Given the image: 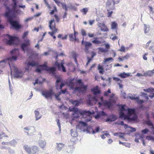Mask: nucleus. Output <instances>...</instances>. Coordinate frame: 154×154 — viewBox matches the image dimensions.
Returning <instances> with one entry per match:
<instances>
[{
    "label": "nucleus",
    "instance_id": "f257e3e1",
    "mask_svg": "<svg viewBox=\"0 0 154 154\" xmlns=\"http://www.w3.org/2000/svg\"><path fill=\"white\" fill-rule=\"evenodd\" d=\"M112 111L116 106H108ZM116 109L119 112V118L122 120L134 121L138 118V116L141 110L145 107L148 106H137V107L130 108L128 106H117Z\"/></svg>",
    "mask_w": 154,
    "mask_h": 154
},
{
    "label": "nucleus",
    "instance_id": "f03ea898",
    "mask_svg": "<svg viewBox=\"0 0 154 154\" xmlns=\"http://www.w3.org/2000/svg\"><path fill=\"white\" fill-rule=\"evenodd\" d=\"M11 56L6 59L0 61V67H4L7 63H8L11 69V74L12 75V72H14V76L16 78L22 77L23 74L22 71H19L17 67L13 64V62L17 60V57L19 54V52L17 49H15L11 51Z\"/></svg>",
    "mask_w": 154,
    "mask_h": 154
},
{
    "label": "nucleus",
    "instance_id": "7ed1b4c3",
    "mask_svg": "<svg viewBox=\"0 0 154 154\" xmlns=\"http://www.w3.org/2000/svg\"><path fill=\"white\" fill-rule=\"evenodd\" d=\"M16 0H12L14 4L12 10H11L8 7H6V9L7 11L5 13V16L8 17V20L11 26L15 29H18L20 28V26L16 21H12L11 20V18L14 17L16 14L18 13V11H20L19 10H16L17 5Z\"/></svg>",
    "mask_w": 154,
    "mask_h": 154
},
{
    "label": "nucleus",
    "instance_id": "20e7f679",
    "mask_svg": "<svg viewBox=\"0 0 154 154\" xmlns=\"http://www.w3.org/2000/svg\"><path fill=\"white\" fill-rule=\"evenodd\" d=\"M77 106H70L68 111L69 112H72V117L74 119H76L79 118H83L85 115L90 114H94V111L93 110H89L88 111L82 110L79 109Z\"/></svg>",
    "mask_w": 154,
    "mask_h": 154
},
{
    "label": "nucleus",
    "instance_id": "39448f33",
    "mask_svg": "<svg viewBox=\"0 0 154 154\" xmlns=\"http://www.w3.org/2000/svg\"><path fill=\"white\" fill-rule=\"evenodd\" d=\"M97 116L99 117L107 116V118L105 120L106 122H114L118 119L117 116L116 115L112 114L109 115H108L106 112L103 111L97 113Z\"/></svg>",
    "mask_w": 154,
    "mask_h": 154
},
{
    "label": "nucleus",
    "instance_id": "423d86ee",
    "mask_svg": "<svg viewBox=\"0 0 154 154\" xmlns=\"http://www.w3.org/2000/svg\"><path fill=\"white\" fill-rule=\"evenodd\" d=\"M6 36L9 39L7 41V44L9 45L15 44L16 42L18 41V38L16 37L12 36L8 34H7Z\"/></svg>",
    "mask_w": 154,
    "mask_h": 154
},
{
    "label": "nucleus",
    "instance_id": "0eeeda50",
    "mask_svg": "<svg viewBox=\"0 0 154 154\" xmlns=\"http://www.w3.org/2000/svg\"><path fill=\"white\" fill-rule=\"evenodd\" d=\"M100 130V128L99 126L96 127L94 129L92 128L91 127L88 126L87 128L86 131L85 129H84L83 131L84 132L85 131H86L87 133L89 134L92 133V134H94L96 133L99 132Z\"/></svg>",
    "mask_w": 154,
    "mask_h": 154
},
{
    "label": "nucleus",
    "instance_id": "6e6552de",
    "mask_svg": "<svg viewBox=\"0 0 154 154\" xmlns=\"http://www.w3.org/2000/svg\"><path fill=\"white\" fill-rule=\"evenodd\" d=\"M88 100L87 103L90 106L94 105L97 102V100L95 96L89 95L88 96Z\"/></svg>",
    "mask_w": 154,
    "mask_h": 154
},
{
    "label": "nucleus",
    "instance_id": "1a4fd4ad",
    "mask_svg": "<svg viewBox=\"0 0 154 154\" xmlns=\"http://www.w3.org/2000/svg\"><path fill=\"white\" fill-rule=\"evenodd\" d=\"M119 2V0H108L106 3V7L114 9V5L118 3Z\"/></svg>",
    "mask_w": 154,
    "mask_h": 154
},
{
    "label": "nucleus",
    "instance_id": "9d476101",
    "mask_svg": "<svg viewBox=\"0 0 154 154\" xmlns=\"http://www.w3.org/2000/svg\"><path fill=\"white\" fill-rule=\"evenodd\" d=\"M47 65V63L45 62L43 65L40 66V67H43V69L46 70L50 72L53 75H55V71L56 70L55 68L54 67H48Z\"/></svg>",
    "mask_w": 154,
    "mask_h": 154
},
{
    "label": "nucleus",
    "instance_id": "9b49d317",
    "mask_svg": "<svg viewBox=\"0 0 154 154\" xmlns=\"http://www.w3.org/2000/svg\"><path fill=\"white\" fill-rule=\"evenodd\" d=\"M54 94V93L52 89L44 91L42 93V95L46 98H51L52 96Z\"/></svg>",
    "mask_w": 154,
    "mask_h": 154
},
{
    "label": "nucleus",
    "instance_id": "f8f14e48",
    "mask_svg": "<svg viewBox=\"0 0 154 154\" xmlns=\"http://www.w3.org/2000/svg\"><path fill=\"white\" fill-rule=\"evenodd\" d=\"M65 85L63 83L62 79L61 78H58L55 83V86L57 90L61 89L62 87Z\"/></svg>",
    "mask_w": 154,
    "mask_h": 154
},
{
    "label": "nucleus",
    "instance_id": "ddd939ff",
    "mask_svg": "<svg viewBox=\"0 0 154 154\" xmlns=\"http://www.w3.org/2000/svg\"><path fill=\"white\" fill-rule=\"evenodd\" d=\"M24 42L21 45V48L24 52L25 50H27L28 47L30 45V40L28 39H24Z\"/></svg>",
    "mask_w": 154,
    "mask_h": 154
},
{
    "label": "nucleus",
    "instance_id": "4468645a",
    "mask_svg": "<svg viewBox=\"0 0 154 154\" xmlns=\"http://www.w3.org/2000/svg\"><path fill=\"white\" fill-rule=\"evenodd\" d=\"M64 64V60H62L60 63H59L57 61L55 63V65L57 67L58 69L59 70H60L61 69H62V71L63 72H66V70L65 68L63 66Z\"/></svg>",
    "mask_w": 154,
    "mask_h": 154
},
{
    "label": "nucleus",
    "instance_id": "2eb2a0df",
    "mask_svg": "<svg viewBox=\"0 0 154 154\" xmlns=\"http://www.w3.org/2000/svg\"><path fill=\"white\" fill-rule=\"evenodd\" d=\"M62 6L63 8L65 9L66 11L68 9L71 10H75V7L70 3L68 4L67 5L65 3H62Z\"/></svg>",
    "mask_w": 154,
    "mask_h": 154
},
{
    "label": "nucleus",
    "instance_id": "dca6fc26",
    "mask_svg": "<svg viewBox=\"0 0 154 154\" xmlns=\"http://www.w3.org/2000/svg\"><path fill=\"white\" fill-rule=\"evenodd\" d=\"M38 63L37 62H35L33 61H32L31 62H29L27 64V67L25 69L27 71H29L30 69L29 68L30 66H31L32 67H37L38 66Z\"/></svg>",
    "mask_w": 154,
    "mask_h": 154
},
{
    "label": "nucleus",
    "instance_id": "f3484780",
    "mask_svg": "<svg viewBox=\"0 0 154 154\" xmlns=\"http://www.w3.org/2000/svg\"><path fill=\"white\" fill-rule=\"evenodd\" d=\"M49 27L51 30H57V29L56 28L55 23L54 22V19L50 20L49 22Z\"/></svg>",
    "mask_w": 154,
    "mask_h": 154
},
{
    "label": "nucleus",
    "instance_id": "a211bd4d",
    "mask_svg": "<svg viewBox=\"0 0 154 154\" xmlns=\"http://www.w3.org/2000/svg\"><path fill=\"white\" fill-rule=\"evenodd\" d=\"M84 45L85 47V51L86 53H88L89 52V48L92 46V44L89 42L85 41L84 42Z\"/></svg>",
    "mask_w": 154,
    "mask_h": 154
},
{
    "label": "nucleus",
    "instance_id": "6ab92c4d",
    "mask_svg": "<svg viewBox=\"0 0 154 154\" xmlns=\"http://www.w3.org/2000/svg\"><path fill=\"white\" fill-rule=\"evenodd\" d=\"M69 102L73 105H75V106H78L80 104H81L82 102V99H80L79 100H69Z\"/></svg>",
    "mask_w": 154,
    "mask_h": 154
},
{
    "label": "nucleus",
    "instance_id": "aec40b11",
    "mask_svg": "<svg viewBox=\"0 0 154 154\" xmlns=\"http://www.w3.org/2000/svg\"><path fill=\"white\" fill-rule=\"evenodd\" d=\"M98 26L100 28L102 31L107 32L109 31L108 28L105 25L104 23H99V24H98Z\"/></svg>",
    "mask_w": 154,
    "mask_h": 154
},
{
    "label": "nucleus",
    "instance_id": "412c9836",
    "mask_svg": "<svg viewBox=\"0 0 154 154\" xmlns=\"http://www.w3.org/2000/svg\"><path fill=\"white\" fill-rule=\"evenodd\" d=\"M30 131L29 132H26L25 131V133H26L28 135L30 136L33 134V133L35 132V128L34 127L30 126Z\"/></svg>",
    "mask_w": 154,
    "mask_h": 154
},
{
    "label": "nucleus",
    "instance_id": "4be33fe9",
    "mask_svg": "<svg viewBox=\"0 0 154 154\" xmlns=\"http://www.w3.org/2000/svg\"><path fill=\"white\" fill-rule=\"evenodd\" d=\"M154 73V69L152 70H148L145 72L143 73L144 76H151L153 75Z\"/></svg>",
    "mask_w": 154,
    "mask_h": 154
},
{
    "label": "nucleus",
    "instance_id": "5701e85b",
    "mask_svg": "<svg viewBox=\"0 0 154 154\" xmlns=\"http://www.w3.org/2000/svg\"><path fill=\"white\" fill-rule=\"evenodd\" d=\"M118 75L122 78H125L130 76V73H126L125 72H123L122 73L118 74Z\"/></svg>",
    "mask_w": 154,
    "mask_h": 154
},
{
    "label": "nucleus",
    "instance_id": "b1692460",
    "mask_svg": "<svg viewBox=\"0 0 154 154\" xmlns=\"http://www.w3.org/2000/svg\"><path fill=\"white\" fill-rule=\"evenodd\" d=\"M39 145L40 147L43 149L46 145V142L45 140H39L38 141Z\"/></svg>",
    "mask_w": 154,
    "mask_h": 154
},
{
    "label": "nucleus",
    "instance_id": "393cba45",
    "mask_svg": "<svg viewBox=\"0 0 154 154\" xmlns=\"http://www.w3.org/2000/svg\"><path fill=\"white\" fill-rule=\"evenodd\" d=\"M56 148L57 150L58 151H61L63 148L64 147L65 145L62 143H57Z\"/></svg>",
    "mask_w": 154,
    "mask_h": 154
},
{
    "label": "nucleus",
    "instance_id": "a878e982",
    "mask_svg": "<svg viewBox=\"0 0 154 154\" xmlns=\"http://www.w3.org/2000/svg\"><path fill=\"white\" fill-rule=\"evenodd\" d=\"M117 100V98L113 94H112L110 96V101L111 103H116Z\"/></svg>",
    "mask_w": 154,
    "mask_h": 154
},
{
    "label": "nucleus",
    "instance_id": "bb28decb",
    "mask_svg": "<svg viewBox=\"0 0 154 154\" xmlns=\"http://www.w3.org/2000/svg\"><path fill=\"white\" fill-rule=\"evenodd\" d=\"M38 147L36 146H33L31 147V154H35L38 151Z\"/></svg>",
    "mask_w": 154,
    "mask_h": 154
},
{
    "label": "nucleus",
    "instance_id": "cd10ccee",
    "mask_svg": "<svg viewBox=\"0 0 154 154\" xmlns=\"http://www.w3.org/2000/svg\"><path fill=\"white\" fill-rule=\"evenodd\" d=\"M100 100H101V102L98 103L99 106L101 105H104V106H109L107 105L108 103V102L106 100H103V97H101Z\"/></svg>",
    "mask_w": 154,
    "mask_h": 154
},
{
    "label": "nucleus",
    "instance_id": "c85d7f7f",
    "mask_svg": "<svg viewBox=\"0 0 154 154\" xmlns=\"http://www.w3.org/2000/svg\"><path fill=\"white\" fill-rule=\"evenodd\" d=\"M104 16L103 15H98L96 19V20L98 22V24L100 23V22H102L103 21V18Z\"/></svg>",
    "mask_w": 154,
    "mask_h": 154
},
{
    "label": "nucleus",
    "instance_id": "c756f323",
    "mask_svg": "<svg viewBox=\"0 0 154 154\" xmlns=\"http://www.w3.org/2000/svg\"><path fill=\"white\" fill-rule=\"evenodd\" d=\"M94 111V114H90L88 115H85L84 116V117H86L88 116L89 117V118H87L86 119V122H90L91 120V115H94L95 114V111Z\"/></svg>",
    "mask_w": 154,
    "mask_h": 154
},
{
    "label": "nucleus",
    "instance_id": "7c9ffc66",
    "mask_svg": "<svg viewBox=\"0 0 154 154\" xmlns=\"http://www.w3.org/2000/svg\"><path fill=\"white\" fill-rule=\"evenodd\" d=\"M71 136L74 137H76L78 136V133L76 131L72 129L71 130Z\"/></svg>",
    "mask_w": 154,
    "mask_h": 154
},
{
    "label": "nucleus",
    "instance_id": "2f4dec72",
    "mask_svg": "<svg viewBox=\"0 0 154 154\" xmlns=\"http://www.w3.org/2000/svg\"><path fill=\"white\" fill-rule=\"evenodd\" d=\"M23 148L29 154L31 153V147H29L27 145H25L23 146Z\"/></svg>",
    "mask_w": 154,
    "mask_h": 154
},
{
    "label": "nucleus",
    "instance_id": "473e14b6",
    "mask_svg": "<svg viewBox=\"0 0 154 154\" xmlns=\"http://www.w3.org/2000/svg\"><path fill=\"white\" fill-rule=\"evenodd\" d=\"M98 87L96 86L95 88L92 89V91L93 92L94 95H96L100 93V91L98 89Z\"/></svg>",
    "mask_w": 154,
    "mask_h": 154
},
{
    "label": "nucleus",
    "instance_id": "72a5a7b5",
    "mask_svg": "<svg viewBox=\"0 0 154 154\" xmlns=\"http://www.w3.org/2000/svg\"><path fill=\"white\" fill-rule=\"evenodd\" d=\"M148 92L152 93V95H149V97L151 98H152L154 97V88H150L148 89Z\"/></svg>",
    "mask_w": 154,
    "mask_h": 154
},
{
    "label": "nucleus",
    "instance_id": "f704fd0d",
    "mask_svg": "<svg viewBox=\"0 0 154 154\" xmlns=\"http://www.w3.org/2000/svg\"><path fill=\"white\" fill-rule=\"evenodd\" d=\"M98 69L99 70V72L101 74H103L104 72L102 66L100 64H99L98 66Z\"/></svg>",
    "mask_w": 154,
    "mask_h": 154
},
{
    "label": "nucleus",
    "instance_id": "c9c22d12",
    "mask_svg": "<svg viewBox=\"0 0 154 154\" xmlns=\"http://www.w3.org/2000/svg\"><path fill=\"white\" fill-rule=\"evenodd\" d=\"M34 113L35 115V120L36 121L38 120L41 118V116H39V117H38V116L39 115V112L37 110H35L34 111Z\"/></svg>",
    "mask_w": 154,
    "mask_h": 154
},
{
    "label": "nucleus",
    "instance_id": "e433bc0d",
    "mask_svg": "<svg viewBox=\"0 0 154 154\" xmlns=\"http://www.w3.org/2000/svg\"><path fill=\"white\" fill-rule=\"evenodd\" d=\"M98 38L95 37L94 38V40H93L92 42V43L95 44H99L101 43V41L97 40Z\"/></svg>",
    "mask_w": 154,
    "mask_h": 154
},
{
    "label": "nucleus",
    "instance_id": "4c0bfd02",
    "mask_svg": "<svg viewBox=\"0 0 154 154\" xmlns=\"http://www.w3.org/2000/svg\"><path fill=\"white\" fill-rule=\"evenodd\" d=\"M111 27L112 29H115L117 27V24L115 22H112L111 24Z\"/></svg>",
    "mask_w": 154,
    "mask_h": 154
},
{
    "label": "nucleus",
    "instance_id": "58836bf2",
    "mask_svg": "<svg viewBox=\"0 0 154 154\" xmlns=\"http://www.w3.org/2000/svg\"><path fill=\"white\" fill-rule=\"evenodd\" d=\"M144 32L146 33H148L150 27L149 25H146V24H144Z\"/></svg>",
    "mask_w": 154,
    "mask_h": 154
},
{
    "label": "nucleus",
    "instance_id": "ea45409f",
    "mask_svg": "<svg viewBox=\"0 0 154 154\" xmlns=\"http://www.w3.org/2000/svg\"><path fill=\"white\" fill-rule=\"evenodd\" d=\"M79 125H80L82 126H82H83L87 127V128L88 126L87 127L88 125L87 123L83 121H80L79 122Z\"/></svg>",
    "mask_w": 154,
    "mask_h": 154
},
{
    "label": "nucleus",
    "instance_id": "a19ab883",
    "mask_svg": "<svg viewBox=\"0 0 154 154\" xmlns=\"http://www.w3.org/2000/svg\"><path fill=\"white\" fill-rule=\"evenodd\" d=\"M119 144H122L123 145L129 148L130 147V143H128L126 142H122L120 141H119Z\"/></svg>",
    "mask_w": 154,
    "mask_h": 154
},
{
    "label": "nucleus",
    "instance_id": "79ce46f5",
    "mask_svg": "<svg viewBox=\"0 0 154 154\" xmlns=\"http://www.w3.org/2000/svg\"><path fill=\"white\" fill-rule=\"evenodd\" d=\"M149 131L148 129L147 128H145L144 129L142 130L141 131V132L143 134H147L148 132H149Z\"/></svg>",
    "mask_w": 154,
    "mask_h": 154
},
{
    "label": "nucleus",
    "instance_id": "37998d69",
    "mask_svg": "<svg viewBox=\"0 0 154 154\" xmlns=\"http://www.w3.org/2000/svg\"><path fill=\"white\" fill-rule=\"evenodd\" d=\"M136 101L138 104H141L144 103V100H140L138 97H136Z\"/></svg>",
    "mask_w": 154,
    "mask_h": 154
},
{
    "label": "nucleus",
    "instance_id": "c03bdc74",
    "mask_svg": "<svg viewBox=\"0 0 154 154\" xmlns=\"http://www.w3.org/2000/svg\"><path fill=\"white\" fill-rule=\"evenodd\" d=\"M88 11V8H85L81 10V11L83 13V14L85 15L86 14L87 12Z\"/></svg>",
    "mask_w": 154,
    "mask_h": 154
},
{
    "label": "nucleus",
    "instance_id": "a18cd8bd",
    "mask_svg": "<svg viewBox=\"0 0 154 154\" xmlns=\"http://www.w3.org/2000/svg\"><path fill=\"white\" fill-rule=\"evenodd\" d=\"M72 56L74 58V60H75L76 64H77L78 63L77 61L76 58V57L77 56V54L76 53L74 52H72Z\"/></svg>",
    "mask_w": 154,
    "mask_h": 154
},
{
    "label": "nucleus",
    "instance_id": "49530a36",
    "mask_svg": "<svg viewBox=\"0 0 154 154\" xmlns=\"http://www.w3.org/2000/svg\"><path fill=\"white\" fill-rule=\"evenodd\" d=\"M121 97L124 99H125L126 98V94L125 91H121Z\"/></svg>",
    "mask_w": 154,
    "mask_h": 154
},
{
    "label": "nucleus",
    "instance_id": "de8ad7c7",
    "mask_svg": "<svg viewBox=\"0 0 154 154\" xmlns=\"http://www.w3.org/2000/svg\"><path fill=\"white\" fill-rule=\"evenodd\" d=\"M146 139L148 140L154 141V137L152 136H147L146 137Z\"/></svg>",
    "mask_w": 154,
    "mask_h": 154
},
{
    "label": "nucleus",
    "instance_id": "09e8293b",
    "mask_svg": "<svg viewBox=\"0 0 154 154\" xmlns=\"http://www.w3.org/2000/svg\"><path fill=\"white\" fill-rule=\"evenodd\" d=\"M68 150H66L65 152V154H66V153H72L73 152V150L72 149L70 148L69 147H68V148H67Z\"/></svg>",
    "mask_w": 154,
    "mask_h": 154
},
{
    "label": "nucleus",
    "instance_id": "8fccbe9b",
    "mask_svg": "<svg viewBox=\"0 0 154 154\" xmlns=\"http://www.w3.org/2000/svg\"><path fill=\"white\" fill-rule=\"evenodd\" d=\"M146 123L149 127L150 126H151L153 124V123L152 122L150 119H148L146 120Z\"/></svg>",
    "mask_w": 154,
    "mask_h": 154
},
{
    "label": "nucleus",
    "instance_id": "3c124183",
    "mask_svg": "<svg viewBox=\"0 0 154 154\" xmlns=\"http://www.w3.org/2000/svg\"><path fill=\"white\" fill-rule=\"evenodd\" d=\"M61 94V92H59L57 94H54L55 97L56 99L57 100H60L59 96Z\"/></svg>",
    "mask_w": 154,
    "mask_h": 154
},
{
    "label": "nucleus",
    "instance_id": "603ef678",
    "mask_svg": "<svg viewBox=\"0 0 154 154\" xmlns=\"http://www.w3.org/2000/svg\"><path fill=\"white\" fill-rule=\"evenodd\" d=\"M52 31V32H49L48 34L50 35L51 36H53V35L57 31V30H51Z\"/></svg>",
    "mask_w": 154,
    "mask_h": 154
},
{
    "label": "nucleus",
    "instance_id": "864d4df0",
    "mask_svg": "<svg viewBox=\"0 0 154 154\" xmlns=\"http://www.w3.org/2000/svg\"><path fill=\"white\" fill-rule=\"evenodd\" d=\"M75 36L74 35L72 34H70L69 35V37L70 38V41H73L74 40V38L75 37Z\"/></svg>",
    "mask_w": 154,
    "mask_h": 154
},
{
    "label": "nucleus",
    "instance_id": "5fc2aeb1",
    "mask_svg": "<svg viewBox=\"0 0 154 154\" xmlns=\"http://www.w3.org/2000/svg\"><path fill=\"white\" fill-rule=\"evenodd\" d=\"M17 143V141L15 140H13L9 142V144H10L11 145L14 146V145Z\"/></svg>",
    "mask_w": 154,
    "mask_h": 154
},
{
    "label": "nucleus",
    "instance_id": "6e6d98bb",
    "mask_svg": "<svg viewBox=\"0 0 154 154\" xmlns=\"http://www.w3.org/2000/svg\"><path fill=\"white\" fill-rule=\"evenodd\" d=\"M55 2V3L58 5L59 6H60V5H62V3H64L63 2H61L60 1H59L57 0H53Z\"/></svg>",
    "mask_w": 154,
    "mask_h": 154
},
{
    "label": "nucleus",
    "instance_id": "4d7b16f0",
    "mask_svg": "<svg viewBox=\"0 0 154 154\" xmlns=\"http://www.w3.org/2000/svg\"><path fill=\"white\" fill-rule=\"evenodd\" d=\"M125 48L123 45H122L120 48L119 50V51H121V52H124L125 51Z\"/></svg>",
    "mask_w": 154,
    "mask_h": 154
},
{
    "label": "nucleus",
    "instance_id": "13d9d810",
    "mask_svg": "<svg viewBox=\"0 0 154 154\" xmlns=\"http://www.w3.org/2000/svg\"><path fill=\"white\" fill-rule=\"evenodd\" d=\"M113 35L112 34H111V36L110 37V38L113 41L117 40L118 39V38L117 36H114L113 37H112Z\"/></svg>",
    "mask_w": 154,
    "mask_h": 154
},
{
    "label": "nucleus",
    "instance_id": "bf43d9fd",
    "mask_svg": "<svg viewBox=\"0 0 154 154\" xmlns=\"http://www.w3.org/2000/svg\"><path fill=\"white\" fill-rule=\"evenodd\" d=\"M127 97L128 99H130L131 100H135V101L136 100V97H135L134 96H129Z\"/></svg>",
    "mask_w": 154,
    "mask_h": 154
},
{
    "label": "nucleus",
    "instance_id": "052dcab7",
    "mask_svg": "<svg viewBox=\"0 0 154 154\" xmlns=\"http://www.w3.org/2000/svg\"><path fill=\"white\" fill-rule=\"evenodd\" d=\"M111 93V90L109 89L107 91H105L104 93V95L105 96H107L108 94Z\"/></svg>",
    "mask_w": 154,
    "mask_h": 154
},
{
    "label": "nucleus",
    "instance_id": "680f3d73",
    "mask_svg": "<svg viewBox=\"0 0 154 154\" xmlns=\"http://www.w3.org/2000/svg\"><path fill=\"white\" fill-rule=\"evenodd\" d=\"M113 60V59L111 57H110L108 58H105L104 59V62H107L110 60L112 61Z\"/></svg>",
    "mask_w": 154,
    "mask_h": 154
},
{
    "label": "nucleus",
    "instance_id": "e2e57ef3",
    "mask_svg": "<svg viewBox=\"0 0 154 154\" xmlns=\"http://www.w3.org/2000/svg\"><path fill=\"white\" fill-rule=\"evenodd\" d=\"M128 128L131 129L130 131L131 132H135L136 130V128H133L131 127H129Z\"/></svg>",
    "mask_w": 154,
    "mask_h": 154
},
{
    "label": "nucleus",
    "instance_id": "0e129e2a",
    "mask_svg": "<svg viewBox=\"0 0 154 154\" xmlns=\"http://www.w3.org/2000/svg\"><path fill=\"white\" fill-rule=\"evenodd\" d=\"M81 33L83 36H85L86 35V32L83 29H81Z\"/></svg>",
    "mask_w": 154,
    "mask_h": 154
},
{
    "label": "nucleus",
    "instance_id": "69168bd1",
    "mask_svg": "<svg viewBox=\"0 0 154 154\" xmlns=\"http://www.w3.org/2000/svg\"><path fill=\"white\" fill-rule=\"evenodd\" d=\"M28 32L27 31L25 32L22 35V38L24 39L28 35Z\"/></svg>",
    "mask_w": 154,
    "mask_h": 154
},
{
    "label": "nucleus",
    "instance_id": "338daca9",
    "mask_svg": "<svg viewBox=\"0 0 154 154\" xmlns=\"http://www.w3.org/2000/svg\"><path fill=\"white\" fill-rule=\"evenodd\" d=\"M57 124L59 128V131H60V121L58 119H57Z\"/></svg>",
    "mask_w": 154,
    "mask_h": 154
},
{
    "label": "nucleus",
    "instance_id": "774afa93",
    "mask_svg": "<svg viewBox=\"0 0 154 154\" xmlns=\"http://www.w3.org/2000/svg\"><path fill=\"white\" fill-rule=\"evenodd\" d=\"M149 127L150 129L152 132H154V124H153L151 126H150Z\"/></svg>",
    "mask_w": 154,
    "mask_h": 154
}]
</instances>
